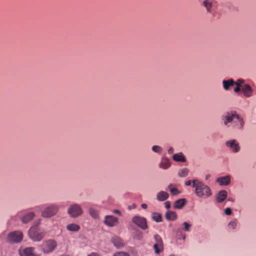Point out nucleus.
<instances>
[{
  "instance_id": "1",
  "label": "nucleus",
  "mask_w": 256,
  "mask_h": 256,
  "mask_svg": "<svg viewBox=\"0 0 256 256\" xmlns=\"http://www.w3.org/2000/svg\"><path fill=\"white\" fill-rule=\"evenodd\" d=\"M224 124L227 127H232L237 130H241L244 126L243 118L236 112H228L222 117Z\"/></svg>"
},
{
  "instance_id": "2",
  "label": "nucleus",
  "mask_w": 256,
  "mask_h": 256,
  "mask_svg": "<svg viewBox=\"0 0 256 256\" xmlns=\"http://www.w3.org/2000/svg\"><path fill=\"white\" fill-rule=\"evenodd\" d=\"M192 186L195 188L196 195L200 198L206 199L212 195L210 187L198 180H192Z\"/></svg>"
},
{
  "instance_id": "3",
  "label": "nucleus",
  "mask_w": 256,
  "mask_h": 256,
  "mask_svg": "<svg viewBox=\"0 0 256 256\" xmlns=\"http://www.w3.org/2000/svg\"><path fill=\"white\" fill-rule=\"evenodd\" d=\"M58 206L56 204H50L45 206L41 211L42 216L45 218H50L57 213Z\"/></svg>"
},
{
  "instance_id": "4",
  "label": "nucleus",
  "mask_w": 256,
  "mask_h": 256,
  "mask_svg": "<svg viewBox=\"0 0 256 256\" xmlns=\"http://www.w3.org/2000/svg\"><path fill=\"white\" fill-rule=\"evenodd\" d=\"M30 238L34 241H40L44 236L45 233L39 231L38 226H34L28 231Z\"/></svg>"
},
{
  "instance_id": "5",
  "label": "nucleus",
  "mask_w": 256,
  "mask_h": 256,
  "mask_svg": "<svg viewBox=\"0 0 256 256\" xmlns=\"http://www.w3.org/2000/svg\"><path fill=\"white\" fill-rule=\"evenodd\" d=\"M81 206L78 204L71 205L68 210V214L72 218H77L82 214Z\"/></svg>"
},
{
  "instance_id": "6",
  "label": "nucleus",
  "mask_w": 256,
  "mask_h": 256,
  "mask_svg": "<svg viewBox=\"0 0 256 256\" xmlns=\"http://www.w3.org/2000/svg\"><path fill=\"white\" fill-rule=\"evenodd\" d=\"M56 243L52 240H48L44 242L42 245V250L44 254L52 252L56 248Z\"/></svg>"
},
{
  "instance_id": "7",
  "label": "nucleus",
  "mask_w": 256,
  "mask_h": 256,
  "mask_svg": "<svg viewBox=\"0 0 256 256\" xmlns=\"http://www.w3.org/2000/svg\"><path fill=\"white\" fill-rule=\"evenodd\" d=\"M22 237L23 234L21 232L14 231L8 234V239L10 242L18 243L22 240Z\"/></svg>"
},
{
  "instance_id": "8",
  "label": "nucleus",
  "mask_w": 256,
  "mask_h": 256,
  "mask_svg": "<svg viewBox=\"0 0 256 256\" xmlns=\"http://www.w3.org/2000/svg\"><path fill=\"white\" fill-rule=\"evenodd\" d=\"M132 222L142 230L148 228L146 220L144 218L136 216L132 218Z\"/></svg>"
},
{
  "instance_id": "9",
  "label": "nucleus",
  "mask_w": 256,
  "mask_h": 256,
  "mask_svg": "<svg viewBox=\"0 0 256 256\" xmlns=\"http://www.w3.org/2000/svg\"><path fill=\"white\" fill-rule=\"evenodd\" d=\"M226 145L232 152L237 153L240 150L239 143L236 140H230L226 141Z\"/></svg>"
},
{
  "instance_id": "10",
  "label": "nucleus",
  "mask_w": 256,
  "mask_h": 256,
  "mask_svg": "<svg viewBox=\"0 0 256 256\" xmlns=\"http://www.w3.org/2000/svg\"><path fill=\"white\" fill-rule=\"evenodd\" d=\"M20 256H40L34 252V248L33 247H21L19 250Z\"/></svg>"
},
{
  "instance_id": "11",
  "label": "nucleus",
  "mask_w": 256,
  "mask_h": 256,
  "mask_svg": "<svg viewBox=\"0 0 256 256\" xmlns=\"http://www.w3.org/2000/svg\"><path fill=\"white\" fill-rule=\"evenodd\" d=\"M216 2L215 0H204L202 2V5L206 8V12L211 14L212 10L216 6Z\"/></svg>"
},
{
  "instance_id": "12",
  "label": "nucleus",
  "mask_w": 256,
  "mask_h": 256,
  "mask_svg": "<svg viewBox=\"0 0 256 256\" xmlns=\"http://www.w3.org/2000/svg\"><path fill=\"white\" fill-rule=\"evenodd\" d=\"M118 222V218L112 216H106L104 217V223L106 225L113 227L117 225Z\"/></svg>"
},
{
  "instance_id": "13",
  "label": "nucleus",
  "mask_w": 256,
  "mask_h": 256,
  "mask_svg": "<svg viewBox=\"0 0 256 256\" xmlns=\"http://www.w3.org/2000/svg\"><path fill=\"white\" fill-rule=\"evenodd\" d=\"M241 91L245 97L249 98L253 95V90L250 85L248 84H244Z\"/></svg>"
},
{
  "instance_id": "14",
  "label": "nucleus",
  "mask_w": 256,
  "mask_h": 256,
  "mask_svg": "<svg viewBox=\"0 0 256 256\" xmlns=\"http://www.w3.org/2000/svg\"><path fill=\"white\" fill-rule=\"evenodd\" d=\"M230 176L226 175L224 176L218 177L216 178V182L220 186H228L230 182Z\"/></svg>"
},
{
  "instance_id": "15",
  "label": "nucleus",
  "mask_w": 256,
  "mask_h": 256,
  "mask_svg": "<svg viewBox=\"0 0 256 256\" xmlns=\"http://www.w3.org/2000/svg\"><path fill=\"white\" fill-rule=\"evenodd\" d=\"M172 160L178 162H185L186 161V159L184 154L182 152L174 154L172 156Z\"/></svg>"
},
{
  "instance_id": "16",
  "label": "nucleus",
  "mask_w": 256,
  "mask_h": 256,
  "mask_svg": "<svg viewBox=\"0 0 256 256\" xmlns=\"http://www.w3.org/2000/svg\"><path fill=\"white\" fill-rule=\"evenodd\" d=\"M227 192L225 190H222L218 192L216 196V200L218 202L220 203L227 197Z\"/></svg>"
},
{
  "instance_id": "17",
  "label": "nucleus",
  "mask_w": 256,
  "mask_h": 256,
  "mask_svg": "<svg viewBox=\"0 0 256 256\" xmlns=\"http://www.w3.org/2000/svg\"><path fill=\"white\" fill-rule=\"evenodd\" d=\"M112 242L114 246L118 248L123 247L124 245L123 240L120 238L118 236H114L112 238Z\"/></svg>"
},
{
  "instance_id": "18",
  "label": "nucleus",
  "mask_w": 256,
  "mask_h": 256,
  "mask_svg": "<svg viewBox=\"0 0 256 256\" xmlns=\"http://www.w3.org/2000/svg\"><path fill=\"white\" fill-rule=\"evenodd\" d=\"M223 88L226 90H228L230 86L234 84V81L232 78L227 80H223L222 82Z\"/></svg>"
},
{
  "instance_id": "19",
  "label": "nucleus",
  "mask_w": 256,
  "mask_h": 256,
  "mask_svg": "<svg viewBox=\"0 0 256 256\" xmlns=\"http://www.w3.org/2000/svg\"><path fill=\"white\" fill-rule=\"evenodd\" d=\"M171 166V162L167 158H163L161 160V168L166 170Z\"/></svg>"
},
{
  "instance_id": "20",
  "label": "nucleus",
  "mask_w": 256,
  "mask_h": 256,
  "mask_svg": "<svg viewBox=\"0 0 256 256\" xmlns=\"http://www.w3.org/2000/svg\"><path fill=\"white\" fill-rule=\"evenodd\" d=\"M34 216V214L32 212H29L25 214L22 218V221L23 223L26 224L32 220Z\"/></svg>"
},
{
  "instance_id": "21",
  "label": "nucleus",
  "mask_w": 256,
  "mask_h": 256,
  "mask_svg": "<svg viewBox=\"0 0 256 256\" xmlns=\"http://www.w3.org/2000/svg\"><path fill=\"white\" fill-rule=\"evenodd\" d=\"M186 202L185 198L179 199L174 202V206L176 209H180L185 205Z\"/></svg>"
},
{
  "instance_id": "22",
  "label": "nucleus",
  "mask_w": 256,
  "mask_h": 256,
  "mask_svg": "<svg viewBox=\"0 0 256 256\" xmlns=\"http://www.w3.org/2000/svg\"><path fill=\"white\" fill-rule=\"evenodd\" d=\"M166 219L170 220H174L177 218V214L174 212L168 211L166 214Z\"/></svg>"
},
{
  "instance_id": "23",
  "label": "nucleus",
  "mask_w": 256,
  "mask_h": 256,
  "mask_svg": "<svg viewBox=\"0 0 256 256\" xmlns=\"http://www.w3.org/2000/svg\"><path fill=\"white\" fill-rule=\"evenodd\" d=\"M66 229L70 232H78L80 229V226L76 224H70L66 226Z\"/></svg>"
},
{
  "instance_id": "24",
  "label": "nucleus",
  "mask_w": 256,
  "mask_h": 256,
  "mask_svg": "<svg viewBox=\"0 0 256 256\" xmlns=\"http://www.w3.org/2000/svg\"><path fill=\"white\" fill-rule=\"evenodd\" d=\"M89 214L92 218L94 219H97L99 217L98 210H96L93 208H89Z\"/></svg>"
},
{
  "instance_id": "25",
  "label": "nucleus",
  "mask_w": 256,
  "mask_h": 256,
  "mask_svg": "<svg viewBox=\"0 0 256 256\" xmlns=\"http://www.w3.org/2000/svg\"><path fill=\"white\" fill-rule=\"evenodd\" d=\"M189 172V170L187 168H183L180 169L178 172V176L181 178L186 176Z\"/></svg>"
},
{
  "instance_id": "26",
  "label": "nucleus",
  "mask_w": 256,
  "mask_h": 256,
  "mask_svg": "<svg viewBox=\"0 0 256 256\" xmlns=\"http://www.w3.org/2000/svg\"><path fill=\"white\" fill-rule=\"evenodd\" d=\"M168 188L170 191L171 194L173 196H176L180 193V191L178 190L177 188L173 187L172 184H170L168 186Z\"/></svg>"
},
{
  "instance_id": "27",
  "label": "nucleus",
  "mask_w": 256,
  "mask_h": 256,
  "mask_svg": "<svg viewBox=\"0 0 256 256\" xmlns=\"http://www.w3.org/2000/svg\"><path fill=\"white\" fill-rule=\"evenodd\" d=\"M152 218L156 222H160V214L154 212L152 214Z\"/></svg>"
},
{
  "instance_id": "28",
  "label": "nucleus",
  "mask_w": 256,
  "mask_h": 256,
  "mask_svg": "<svg viewBox=\"0 0 256 256\" xmlns=\"http://www.w3.org/2000/svg\"><path fill=\"white\" fill-rule=\"evenodd\" d=\"M228 226L230 228L234 229L236 226V220H234L230 222L228 224Z\"/></svg>"
},
{
  "instance_id": "29",
  "label": "nucleus",
  "mask_w": 256,
  "mask_h": 256,
  "mask_svg": "<svg viewBox=\"0 0 256 256\" xmlns=\"http://www.w3.org/2000/svg\"><path fill=\"white\" fill-rule=\"evenodd\" d=\"M168 198V194L166 192L161 191V201L165 200Z\"/></svg>"
},
{
  "instance_id": "30",
  "label": "nucleus",
  "mask_w": 256,
  "mask_h": 256,
  "mask_svg": "<svg viewBox=\"0 0 256 256\" xmlns=\"http://www.w3.org/2000/svg\"><path fill=\"white\" fill-rule=\"evenodd\" d=\"M114 256H130L128 254L124 252H120L115 253L114 254Z\"/></svg>"
},
{
  "instance_id": "31",
  "label": "nucleus",
  "mask_w": 256,
  "mask_h": 256,
  "mask_svg": "<svg viewBox=\"0 0 256 256\" xmlns=\"http://www.w3.org/2000/svg\"><path fill=\"white\" fill-rule=\"evenodd\" d=\"M182 224L186 231L189 232L190 230V228L191 227L190 224L186 222H184Z\"/></svg>"
},
{
  "instance_id": "32",
  "label": "nucleus",
  "mask_w": 256,
  "mask_h": 256,
  "mask_svg": "<svg viewBox=\"0 0 256 256\" xmlns=\"http://www.w3.org/2000/svg\"><path fill=\"white\" fill-rule=\"evenodd\" d=\"M152 150L158 153L160 152V147L158 146H154L152 147Z\"/></svg>"
},
{
  "instance_id": "33",
  "label": "nucleus",
  "mask_w": 256,
  "mask_h": 256,
  "mask_svg": "<svg viewBox=\"0 0 256 256\" xmlns=\"http://www.w3.org/2000/svg\"><path fill=\"white\" fill-rule=\"evenodd\" d=\"M236 83L240 84L241 86H243L244 82V80L242 78L238 79L236 82Z\"/></svg>"
},
{
  "instance_id": "34",
  "label": "nucleus",
  "mask_w": 256,
  "mask_h": 256,
  "mask_svg": "<svg viewBox=\"0 0 256 256\" xmlns=\"http://www.w3.org/2000/svg\"><path fill=\"white\" fill-rule=\"evenodd\" d=\"M224 213L230 216L232 214V210L230 208H227L224 210Z\"/></svg>"
},
{
  "instance_id": "35",
  "label": "nucleus",
  "mask_w": 256,
  "mask_h": 256,
  "mask_svg": "<svg viewBox=\"0 0 256 256\" xmlns=\"http://www.w3.org/2000/svg\"><path fill=\"white\" fill-rule=\"evenodd\" d=\"M154 248L156 253L159 254V252H160V249L158 248V244H154Z\"/></svg>"
},
{
  "instance_id": "36",
  "label": "nucleus",
  "mask_w": 256,
  "mask_h": 256,
  "mask_svg": "<svg viewBox=\"0 0 256 256\" xmlns=\"http://www.w3.org/2000/svg\"><path fill=\"white\" fill-rule=\"evenodd\" d=\"M164 205L166 208L167 209H168L170 207V202L169 201H166V202H165Z\"/></svg>"
},
{
  "instance_id": "37",
  "label": "nucleus",
  "mask_w": 256,
  "mask_h": 256,
  "mask_svg": "<svg viewBox=\"0 0 256 256\" xmlns=\"http://www.w3.org/2000/svg\"><path fill=\"white\" fill-rule=\"evenodd\" d=\"M192 184V180L191 181L190 180H187L185 182V184L187 186H190Z\"/></svg>"
},
{
  "instance_id": "38",
  "label": "nucleus",
  "mask_w": 256,
  "mask_h": 256,
  "mask_svg": "<svg viewBox=\"0 0 256 256\" xmlns=\"http://www.w3.org/2000/svg\"><path fill=\"white\" fill-rule=\"evenodd\" d=\"M241 90V88H239L238 87H237L236 86L234 90V91L236 92V93H238Z\"/></svg>"
},
{
  "instance_id": "39",
  "label": "nucleus",
  "mask_w": 256,
  "mask_h": 256,
  "mask_svg": "<svg viewBox=\"0 0 256 256\" xmlns=\"http://www.w3.org/2000/svg\"><path fill=\"white\" fill-rule=\"evenodd\" d=\"M168 153L169 154H171L173 153V152H174V149H173V148H172V147H171V148H170L168 150Z\"/></svg>"
},
{
  "instance_id": "40",
  "label": "nucleus",
  "mask_w": 256,
  "mask_h": 256,
  "mask_svg": "<svg viewBox=\"0 0 256 256\" xmlns=\"http://www.w3.org/2000/svg\"><path fill=\"white\" fill-rule=\"evenodd\" d=\"M88 256H100L99 254L96 252H92L88 254Z\"/></svg>"
},
{
  "instance_id": "41",
  "label": "nucleus",
  "mask_w": 256,
  "mask_h": 256,
  "mask_svg": "<svg viewBox=\"0 0 256 256\" xmlns=\"http://www.w3.org/2000/svg\"><path fill=\"white\" fill-rule=\"evenodd\" d=\"M114 212L115 213V214H118L119 215H121V212H120V210H114Z\"/></svg>"
},
{
  "instance_id": "42",
  "label": "nucleus",
  "mask_w": 256,
  "mask_h": 256,
  "mask_svg": "<svg viewBox=\"0 0 256 256\" xmlns=\"http://www.w3.org/2000/svg\"><path fill=\"white\" fill-rule=\"evenodd\" d=\"M142 208L144 209H146L148 207L146 204H142L141 206Z\"/></svg>"
},
{
  "instance_id": "43",
  "label": "nucleus",
  "mask_w": 256,
  "mask_h": 256,
  "mask_svg": "<svg viewBox=\"0 0 256 256\" xmlns=\"http://www.w3.org/2000/svg\"><path fill=\"white\" fill-rule=\"evenodd\" d=\"M234 84L236 85L237 87H238L239 88H240L241 89L242 88V86H243L240 85V84H236L235 82H234Z\"/></svg>"
},
{
  "instance_id": "44",
  "label": "nucleus",
  "mask_w": 256,
  "mask_h": 256,
  "mask_svg": "<svg viewBox=\"0 0 256 256\" xmlns=\"http://www.w3.org/2000/svg\"><path fill=\"white\" fill-rule=\"evenodd\" d=\"M210 174H206L205 176L206 180H208L210 178Z\"/></svg>"
},
{
  "instance_id": "45",
  "label": "nucleus",
  "mask_w": 256,
  "mask_h": 256,
  "mask_svg": "<svg viewBox=\"0 0 256 256\" xmlns=\"http://www.w3.org/2000/svg\"><path fill=\"white\" fill-rule=\"evenodd\" d=\"M156 197H157V199L158 200H160V192L158 193Z\"/></svg>"
},
{
  "instance_id": "46",
  "label": "nucleus",
  "mask_w": 256,
  "mask_h": 256,
  "mask_svg": "<svg viewBox=\"0 0 256 256\" xmlns=\"http://www.w3.org/2000/svg\"><path fill=\"white\" fill-rule=\"evenodd\" d=\"M158 235H156V236H154V238H156V240H157V238H158Z\"/></svg>"
},
{
  "instance_id": "47",
  "label": "nucleus",
  "mask_w": 256,
  "mask_h": 256,
  "mask_svg": "<svg viewBox=\"0 0 256 256\" xmlns=\"http://www.w3.org/2000/svg\"><path fill=\"white\" fill-rule=\"evenodd\" d=\"M40 220H38V224H40Z\"/></svg>"
},
{
  "instance_id": "48",
  "label": "nucleus",
  "mask_w": 256,
  "mask_h": 256,
  "mask_svg": "<svg viewBox=\"0 0 256 256\" xmlns=\"http://www.w3.org/2000/svg\"><path fill=\"white\" fill-rule=\"evenodd\" d=\"M229 200L233 202V200L228 199Z\"/></svg>"
},
{
  "instance_id": "49",
  "label": "nucleus",
  "mask_w": 256,
  "mask_h": 256,
  "mask_svg": "<svg viewBox=\"0 0 256 256\" xmlns=\"http://www.w3.org/2000/svg\"><path fill=\"white\" fill-rule=\"evenodd\" d=\"M140 234H141V235L142 234V233H140ZM142 238V236H140V238Z\"/></svg>"
}]
</instances>
